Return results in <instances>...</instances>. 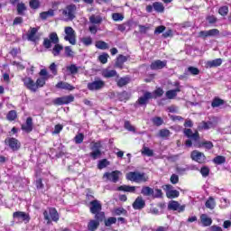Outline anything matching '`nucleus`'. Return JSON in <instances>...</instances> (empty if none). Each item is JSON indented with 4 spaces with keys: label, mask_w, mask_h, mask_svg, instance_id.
<instances>
[{
    "label": "nucleus",
    "mask_w": 231,
    "mask_h": 231,
    "mask_svg": "<svg viewBox=\"0 0 231 231\" xmlns=\"http://www.w3.org/2000/svg\"><path fill=\"white\" fill-rule=\"evenodd\" d=\"M170 181L172 183V185H176L177 183H180V177L173 173L170 178Z\"/></svg>",
    "instance_id": "62"
},
{
    "label": "nucleus",
    "mask_w": 231,
    "mask_h": 231,
    "mask_svg": "<svg viewBox=\"0 0 231 231\" xmlns=\"http://www.w3.org/2000/svg\"><path fill=\"white\" fill-rule=\"evenodd\" d=\"M190 158L193 162H197V163H200L201 165L207 163V156H205V153L199 152L198 150L191 152Z\"/></svg>",
    "instance_id": "16"
},
{
    "label": "nucleus",
    "mask_w": 231,
    "mask_h": 231,
    "mask_svg": "<svg viewBox=\"0 0 231 231\" xmlns=\"http://www.w3.org/2000/svg\"><path fill=\"white\" fill-rule=\"evenodd\" d=\"M197 147H199V149L204 147V149L210 151V149H214V143L210 141H202L198 143Z\"/></svg>",
    "instance_id": "30"
},
{
    "label": "nucleus",
    "mask_w": 231,
    "mask_h": 231,
    "mask_svg": "<svg viewBox=\"0 0 231 231\" xmlns=\"http://www.w3.org/2000/svg\"><path fill=\"white\" fill-rule=\"evenodd\" d=\"M206 208H209V210H214L216 208V199L214 197H209L206 203H205Z\"/></svg>",
    "instance_id": "34"
},
{
    "label": "nucleus",
    "mask_w": 231,
    "mask_h": 231,
    "mask_svg": "<svg viewBox=\"0 0 231 231\" xmlns=\"http://www.w3.org/2000/svg\"><path fill=\"white\" fill-rule=\"evenodd\" d=\"M74 142L75 143H82V142H84V134L80 133L78 134L75 137H74Z\"/></svg>",
    "instance_id": "60"
},
{
    "label": "nucleus",
    "mask_w": 231,
    "mask_h": 231,
    "mask_svg": "<svg viewBox=\"0 0 231 231\" xmlns=\"http://www.w3.org/2000/svg\"><path fill=\"white\" fill-rule=\"evenodd\" d=\"M129 82H131V78L125 76V77L120 78L116 81V85H117V88H124V86H127Z\"/></svg>",
    "instance_id": "32"
},
{
    "label": "nucleus",
    "mask_w": 231,
    "mask_h": 231,
    "mask_svg": "<svg viewBox=\"0 0 231 231\" xmlns=\"http://www.w3.org/2000/svg\"><path fill=\"white\" fill-rule=\"evenodd\" d=\"M117 190H121L123 192H136V187L135 186H129V185H122L117 188Z\"/></svg>",
    "instance_id": "33"
},
{
    "label": "nucleus",
    "mask_w": 231,
    "mask_h": 231,
    "mask_svg": "<svg viewBox=\"0 0 231 231\" xmlns=\"http://www.w3.org/2000/svg\"><path fill=\"white\" fill-rule=\"evenodd\" d=\"M112 19L113 21H115L116 23H118V21H124V16L122 14L120 13H114L112 14Z\"/></svg>",
    "instance_id": "58"
},
{
    "label": "nucleus",
    "mask_w": 231,
    "mask_h": 231,
    "mask_svg": "<svg viewBox=\"0 0 231 231\" xmlns=\"http://www.w3.org/2000/svg\"><path fill=\"white\" fill-rule=\"evenodd\" d=\"M223 64V60L221 58H217L216 60H208L206 62L207 68H219Z\"/></svg>",
    "instance_id": "27"
},
{
    "label": "nucleus",
    "mask_w": 231,
    "mask_h": 231,
    "mask_svg": "<svg viewBox=\"0 0 231 231\" xmlns=\"http://www.w3.org/2000/svg\"><path fill=\"white\" fill-rule=\"evenodd\" d=\"M37 32H39V29L37 27H30V30L27 33V39L31 42H37L39 41V36H37Z\"/></svg>",
    "instance_id": "23"
},
{
    "label": "nucleus",
    "mask_w": 231,
    "mask_h": 231,
    "mask_svg": "<svg viewBox=\"0 0 231 231\" xmlns=\"http://www.w3.org/2000/svg\"><path fill=\"white\" fill-rule=\"evenodd\" d=\"M223 104H225V100L219 97H215L211 103V106L213 107H219V106H223Z\"/></svg>",
    "instance_id": "48"
},
{
    "label": "nucleus",
    "mask_w": 231,
    "mask_h": 231,
    "mask_svg": "<svg viewBox=\"0 0 231 231\" xmlns=\"http://www.w3.org/2000/svg\"><path fill=\"white\" fill-rule=\"evenodd\" d=\"M102 21L103 19L100 15L92 14L89 17V22L91 23V24H102Z\"/></svg>",
    "instance_id": "38"
},
{
    "label": "nucleus",
    "mask_w": 231,
    "mask_h": 231,
    "mask_svg": "<svg viewBox=\"0 0 231 231\" xmlns=\"http://www.w3.org/2000/svg\"><path fill=\"white\" fill-rule=\"evenodd\" d=\"M47 80L48 79L40 77L36 79L35 82L33 79L30 77L22 78V82L23 83L24 88H26V89L29 91H32V93H37L41 88H44V86H46Z\"/></svg>",
    "instance_id": "2"
},
{
    "label": "nucleus",
    "mask_w": 231,
    "mask_h": 231,
    "mask_svg": "<svg viewBox=\"0 0 231 231\" xmlns=\"http://www.w3.org/2000/svg\"><path fill=\"white\" fill-rule=\"evenodd\" d=\"M72 102H75V96H73L72 94L68 96H62L60 97H56L52 100V104L54 106H68Z\"/></svg>",
    "instance_id": "9"
},
{
    "label": "nucleus",
    "mask_w": 231,
    "mask_h": 231,
    "mask_svg": "<svg viewBox=\"0 0 231 231\" xmlns=\"http://www.w3.org/2000/svg\"><path fill=\"white\" fill-rule=\"evenodd\" d=\"M59 35H57V32H51L49 34V38L43 39L42 46L46 50H50V48H51V44H54L51 53L53 57H59V55H60V51L64 50V46L59 44Z\"/></svg>",
    "instance_id": "1"
},
{
    "label": "nucleus",
    "mask_w": 231,
    "mask_h": 231,
    "mask_svg": "<svg viewBox=\"0 0 231 231\" xmlns=\"http://www.w3.org/2000/svg\"><path fill=\"white\" fill-rule=\"evenodd\" d=\"M188 71L190 73V75H199V69L196 68V67H189L188 68Z\"/></svg>",
    "instance_id": "63"
},
{
    "label": "nucleus",
    "mask_w": 231,
    "mask_h": 231,
    "mask_svg": "<svg viewBox=\"0 0 231 231\" xmlns=\"http://www.w3.org/2000/svg\"><path fill=\"white\" fill-rule=\"evenodd\" d=\"M29 6L32 10H39L41 8V1L39 0H30Z\"/></svg>",
    "instance_id": "44"
},
{
    "label": "nucleus",
    "mask_w": 231,
    "mask_h": 231,
    "mask_svg": "<svg viewBox=\"0 0 231 231\" xmlns=\"http://www.w3.org/2000/svg\"><path fill=\"white\" fill-rule=\"evenodd\" d=\"M39 76L42 77V79H50V73H48L46 69H42L39 72Z\"/></svg>",
    "instance_id": "57"
},
{
    "label": "nucleus",
    "mask_w": 231,
    "mask_h": 231,
    "mask_svg": "<svg viewBox=\"0 0 231 231\" xmlns=\"http://www.w3.org/2000/svg\"><path fill=\"white\" fill-rule=\"evenodd\" d=\"M118 98L120 102H127V100L131 98V95H129L127 91H123L118 94Z\"/></svg>",
    "instance_id": "42"
},
{
    "label": "nucleus",
    "mask_w": 231,
    "mask_h": 231,
    "mask_svg": "<svg viewBox=\"0 0 231 231\" xmlns=\"http://www.w3.org/2000/svg\"><path fill=\"white\" fill-rule=\"evenodd\" d=\"M104 79H113V77H119L118 72L115 69H105L102 71Z\"/></svg>",
    "instance_id": "28"
},
{
    "label": "nucleus",
    "mask_w": 231,
    "mask_h": 231,
    "mask_svg": "<svg viewBox=\"0 0 231 231\" xmlns=\"http://www.w3.org/2000/svg\"><path fill=\"white\" fill-rule=\"evenodd\" d=\"M200 223L203 226H210L212 225V218L208 217L207 214H202L200 215Z\"/></svg>",
    "instance_id": "29"
},
{
    "label": "nucleus",
    "mask_w": 231,
    "mask_h": 231,
    "mask_svg": "<svg viewBox=\"0 0 231 231\" xmlns=\"http://www.w3.org/2000/svg\"><path fill=\"white\" fill-rule=\"evenodd\" d=\"M202 125L199 126V129H204V130H208V129H212V127H214V123H212V121H202Z\"/></svg>",
    "instance_id": "47"
},
{
    "label": "nucleus",
    "mask_w": 231,
    "mask_h": 231,
    "mask_svg": "<svg viewBox=\"0 0 231 231\" xmlns=\"http://www.w3.org/2000/svg\"><path fill=\"white\" fill-rule=\"evenodd\" d=\"M141 194H143L144 197H151L152 198L154 194V189L149 186H143L141 189Z\"/></svg>",
    "instance_id": "31"
},
{
    "label": "nucleus",
    "mask_w": 231,
    "mask_h": 231,
    "mask_svg": "<svg viewBox=\"0 0 231 231\" xmlns=\"http://www.w3.org/2000/svg\"><path fill=\"white\" fill-rule=\"evenodd\" d=\"M64 50L66 57H73V51L71 50V47L66 46Z\"/></svg>",
    "instance_id": "64"
},
{
    "label": "nucleus",
    "mask_w": 231,
    "mask_h": 231,
    "mask_svg": "<svg viewBox=\"0 0 231 231\" xmlns=\"http://www.w3.org/2000/svg\"><path fill=\"white\" fill-rule=\"evenodd\" d=\"M200 174L203 178H207L210 174V168L208 166H203L200 168Z\"/></svg>",
    "instance_id": "55"
},
{
    "label": "nucleus",
    "mask_w": 231,
    "mask_h": 231,
    "mask_svg": "<svg viewBox=\"0 0 231 231\" xmlns=\"http://www.w3.org/2000/svg\"><path fill=\"white\" fill-rule=\"evenodd\" d=\"M129 59H131L130 55L124 56L123 54H119L116 59L115 68H118L119 69H124V64H125V62H127Z\"/></svg>",
    "instance_id": "18"
},
{
    "label": "nucleus",
    "mask_w": 231,
    "mask_h": 231,
    "mask_svg": "<svg viewBox=\"0 0 231 231\" xmlns=\"http://www.w3.org/2000/svg\"><path fill=\"white\" fill-rule=\"evenodd\" d=\"M228 6L226 5H223L218 9V14L219 15H222V17H226V15H228Z\"/></svg>",
    "instance_id": "51"
},
{
    "label": "nucleus",
    "mask_w": 231,
    "mask_h": 231,
    "mask_svg": "<svg viewBox=\"0 0 231 231\" xmlns=\"http://www.w3.org/2000/svg\"><path fill=\"white\" fill-rule=\"evenodd\" d=\"M168 210H174L177 212H184L185 211V205H180V202L176 200H171L168 204Z\"/></svg>",
    "instance_id": "20"
},
{
    "label": "nucleus",
    "mask_w": 231,
    "mask_h": 231,
    "mask_svg": "<svg viewBox=\"0 0 231 231\" xmlns=\"http://www.w3.org/2000/svg\"><path fill=\"white\" fill-rule=\"evenodd\" d=\"M5 144L13 151V152H17L21 151V141L15 137H7L4 141Z\"/></svg>",
    "instance_id": "8"
},
{
    "label": "nucleus",
    "mask_w": 231,
    "mask_h": 231,
    "mask_svg": "<svg viewBox=\"0 0 231 231\" xmlns=\"http://www.w3.org/2000/svg\"><path fill=\"white\" fill-rule=\"evenodd\" d=\"M28 10L24 3H18L16 5V11L18 15H24V13Z\"/></svg>",
    "instance_id": "35"
},
{
    "label": "nucleus",
    "mask_w": 231,
    "mask_h": 231,
    "mask_svg": "<svg viewBox=\"0 0 231 231\" xmlns=\"http://www.w3.org/2000/svg\"><path fill=\"white\" fill-rule=\"evenodd\" d=\"M98 60L101 64H107V59H109V54L104 52L98 56Z\"/></svg>",
    "instance_id": "50"
},
{
    "label": "nucleus",
    "mask_w": 231,
    "mask_h": 231,
    "mask_svg": "<svg viewBox=\"0 0 231 231\" xmlns=\"http://www.w3.org/2000/svg\"><path fill=\"white\" fill-rule=\"evenodd\" d=\"M153 199H160L162 198H163V191H162L161 189H155V193L153 191V195L152 197Z\"/></svg>",
    "instance_id": "56"
},
{
    "label": "nucleus",
    "mask_w": 231,
    "mask_h": 231,
    "mask_svg": "<svg viewBox=\"0 0 231 231\" xmlns=\"http://www.w3.org/2000/svg\"><path fill=\"white\" fill-rule=\"evenodd\" d=\"M126 180L134 183H146V181H149V176L145 172L129 171L126 174Z\"/></svg>",
    "instance_id": "3"
},
{
    "label": "nucleus",
    "mask_w": 231,
    "mask_h": 231,
    "mask_svg": "<svg viewBox=\"0 0 231 231\" xmlns=\"http://www.w3.org/2000/svg\"><path fill=\"white\" fill-rule=\"evenodd\" d=\"M60 12L65 21H74L77 18V5L75 4L66 5L65 8L60 9Z\"/></svg>",
    "instance_id": "4"
},
{
    "label": "nucleus",
    "mask_w": 231,
    "mask_h": 231,
    "mask_svg": "<svg viewBox=\"0 0 231 231\" xmlns=\"http://www.w3.org/2000/svg\"><path fill=\"white\" fill-rule=\"evenodd\" d=\"M13 217L14 219H22L26 221V223H30V215L26 214L24 211H15L13 213Z\"/></svg>",
    "instance_id": "25"
},
{
    "label": "nucleus",
    "mask_w": 231,
    "mask_h": 231,
    "mask_svg": "<svg viewBox=\"0 0 231 231\" xmlns=\"http://www.w3.org/2000/svg\"><path fill=\"white\" fill-rule=\"evenodd\" d=\"M141 152L143 156H154V152L145 145H143Z\"/></svg>",
    "instance_id": "46"
},
{
    "label": "nucleus",
    "mask_w": 231,
    "mask_h": 231,
    "mask_svg": "<svg viewBox=\"0 0 231 231\" xmlns=\"http://www.w3.org/2000/svg\"><path fill=\"white\" fill-rule=\"evenodd\" d=\"M55 88L57 89H66L67 91H73V89H75V88L73 87V85L68 83V82H64V81H59Z\"/></svg>",
    "instance_id": "26"
},
{
    "label": "nucleus",
    "mask_w": 231,
    "mask_h": 231,
    "mask_svg": "<svg viewBox=\"0 0 231 231\" xmlns=\"http://www.w3.org/2000/svg\"><path fill=\"white\" fill-rule=\"evenodd\" d=\"M114 212L116 216H127V210L124 208H116Z\"/></svg>",
    "instance_id": "54"
},
{
    "label": "nucleus",
    "mask_w": 231,
    "mask_h": 231,
    "mask_svg": "<svg viewBox=\"0 0 231 231\" xmlns=\"http://www.w3.org/2000/svg\"><path fill=\"white\" fill-rule=\"evenodd\" d=\"M79 69H80V67H77L75 64H71L67 67V70L69 71L70 75H77V73H79Z\"/></svg>",
    "instance_id": "45"
},
{
    "label": "nucleus",
    "mask_w": 231,
    "mask_h": 231,
    "mask_svg": "<svg viewBox=\"0 0 231 231\" xmlns=\"http://www.w3.org/2000/svg\"><path fill=\"white\" fill-rule=\"evenodd\" d=\"M106 219V217L102 213H99L94 217V219H90L88 223V231H97L98 230V226H100V223Z\"/></svg>",
    "instance_id": "7"
},
{
    "label": "nucleus",
    "mask_w": 231,
    "mask_h": 231,
    "mask_svg": "<svg viewBox=\"0 0 231 231\" xmlns=\"http://www.w3.org/2000/svg\"><path fill=\"white\" fill-rule=\"evenodd\" d=\"M96 48L97 50H109V44L104 41H97L96 42Z\"/></svg>",
    "instance_id": "41"
},
{
    "label": "nucleus",
    "mask_w": 231,
    "mask_h": 231,
    "mask_svg": "<svg viewBox=\"0 0 231 231\" xmlns=\"http://www.w3.org/2000/svg\"><path fill=\"white\" fill-rule=\"evenodd\" d=\"M151 122L152 123L153 125L156 127H160V125H163V118L160 116H154L151 119Z\"/></svg>",
    "instance_id": "43"
},
{
    "label": "nucleus",
    "mask_w": 231,
    "mask_h": 231,
    "mask_svg": "<svg viewBox=\"0 0 231 231\" xmlns=\"http://www.w3.org/2000/svg\"><path fill=\"white\" fill-rule=\"evenodd\" d=\"M82 42L84 46H91L93 44V39L90 36L82 38Z\"/></svg>",
    "instance_id": "61"
},
{
    "label": "nucleus",
    "mask_w": 231,
    "mask_h": 231,
    "mask_svg": "<svg viewBox=\"0 0 231 231\" xmlns=\"http://www.w3.org/2000/svg\"><path fill=\"white\" fill-rule=\"evenodd\" d=\"M167 30V27L164 25H159L154 30V35H160V33H163Z\"/></svg>",
    "instance_id": "59"
},
{
    "label": "nucleus",
    "mask_w": 231,
    "mask_h": 231,
    "mask_svg": "<svg viewBox=\"0 0 231 231\" xmlns=\"http://www.w3.org/2000/svg\"><path fill=\"white\" fill-rule=\"evenodd\" d=\"M183 134L186 136V138H189L185 141L186 147H192V140L193 142H199V132L196 130L194 133L192 132V129L190 128H184L183 129Z\"/></svg>",
    "instance_id": "5"
},
{
    "label": "nucleus",
    "mask_w": 231,
    "mask_h": 231,
    "mask_svg": "<svg viewBox=\"0 0 231 231\" xmlns=\"http://www.w3.org/2000/svg\"><path fill=\"white\" fill-rule=\"evenodd\" d=\"M89 210L90 214H94L95 216H97V214H102L103 217H106V213L102 211V204L97 199L90 201Z\"/></svg>",
    "instance_id": "13"
},
{
    "label": "nucleus",
    "mask_w": 231,
    "mask_h": 231,
    "mask_svg": "<svg viewBox=\"0 0 231 231\" xmlns=\"http://www.w3.org/2000/svg\"><path fill=\"white\" fill-rule=\"evenodd\" d=\"M6 120H8L9 122H14V120H17V111H9L6 115Z\"/></svg>",
    "instance_id": "40"
},
{
    "label": "nucleus",
    "mask_w": 231,
    "mask_h": 231,
    "mask_svg": "<svg viewBox=\"0 0 231 231\" xmlns=\"http://www.w3.org/2000/svg\"><path fill=\"white\" fill-rule=\"evenodd\" d=\"M90 149L92 152L89 153V156L90 158H92V160H98V158L102 157V151L100 150L102 149V143H92V146Z\"/></svg>",
    "instance_id": "10"
},
{
    "label": "nucleus",
    "mask_w": 231,
    "mask_h": 231,
    "mask_svg": "<svg viewBox=\"0 0 231 231\" xmlns=\"http://www.w3.org/2000/svg\"><path fill=\"white\" fill-rule=\"evenodd\" d=\"M163 190L166 192V198L169 199H174L180 198V191L177 189H172L174 187L171 184H165L162 186Z\"/></svg>",
    "instance_id": "15"
},
{
    "label": "nucleus",
    "mask_w": 231,
    "mask_h": 231,
    "mask_svg": "<svg viewBox=\"0 0 231 231\" xmlns=\"http://www.w3.org/2000/svg\"><path fill=\"white\" fill-rule=\"evenodd\" d=\"M134 210H143L145 208V200L143 197H137L134 203L132 204Z\"/></svg>",
    "instance_id": "24"
},
{
    "label": "nucleus",
    "mask_w": 231,
    "mask_h": 231,
    "mask_svg": "<svg viewBox=\"0 0 231 231\" xmlns=\"http://www.w3.org/2000/svg\"><path fill=\"white\" fill-rule=\"evenodd\" d=\"M22 131L24 133L30 134L32 131H33V118L32 117H27L25 124H23L21 125Z\"/></svg>",
    "instance_id": "21"
},
{
    "label": "nucleus",
    "mask_w": 231,
    "mask_h": 231,
    "mask_svg": "<svg viewBox=\"0 0 231 231\" xmlns=\"http://www.w3.org/2000/svg\"><path fill=\"white\" fill-rule=\"evenodd\" d=\"M152 7H153V10H155V12H158L159 14H163V12L165 11V7L163 6V4L160 2L153 3Z\"/></svg>",
    "instance_id": "39"
},
{
    "label": "nucleus",
    "mask_w": 231,
    "mask_h": 231,
    "mask_svg": "<svg viewBox=\"0 0 231 231\" xmlns=\"http://www.w3.org/2000/svg\"><path fill=\"white\" fill-rule=\"evenodd\" d=\"M65 33L66 36L64 37V41H67L69 44L75 46V44H77V33L75 32V30L70 26H67L65 27Z\"/></svg>",
    "instance_id": "11"
},
{
    "label": "nucleus",
    "mask_w": 231,
    "mask_h": 231,
    "mask_svg": "<svg viewBox=\"0 0 231 231\" xmlns=\"http://www.w3.org/2000/svg\"><path fill=\"white\" fill-rule=\"evenodd\" d=\"M106 87V82L99 78H97L95 81L89 82L87 85V88L89 91H99Z\"/></svg>",
    "instance_id": "14"
},
{
    "label": "nucleus",
    "mask_w": 231,
    "mask_h": 231,
    "mask_svg": "<svg viewBox=\"0 0 231 231\" xmlns=\"http://www.w3.org/2000/svg\"><path fill=\"white\" fill-rule=\"evenodd\" d=\"M167 67V60H156L152 61L150 65L151 69L156 71L158 69H163Z\"/></svg>",
    "instance_id": "22"
},
{
    "label": "nucleus",
    "mask_w": 231,
    "mask_h": 231,
    "mask_svg": "<svg viewBox=\"0 0 231 231\" xmlns=\"http://www.w3.org/2000/svg\"><path fill=\"white\" fill-rule=\"evenodd\" d=\"M109 165H111V162L107 159H102L97 162V169L102 171V169H106V167H109Z\"/></svg>",
    "instance_id": "36"
},
{
    "label": "nucleus",
    "mask_w": 231,
    "mask_h": 231,
    "mask_svg": "<svg viewBox=\"0 0 231 231\" xmlns=\"http://www.w3.org/2000/svg\"><path fill=\"white\" fill-rule=\"evenodd\" d=\"M124 127L126 131H130V133H136V128L131 125L130 121H125Z\"/></svg>",
    "instance_id": "49"
},
{
    "label": "nucleus",
    "mask_w": 231,
    "mask_h": 231,
    "mask_svg": "<svg viewBox=\"0 0 231 231\" xmlns=\"http://www.w3.org/2000/svg\"><path fill=\"white\" fill-rule=\"evenodd\" d=\"M105 221V226H111V225L116 224V217H110L107 219H104Z\"/></svg>",
    "instance_id": "53"
},
{
    "label": "nucleus",
    "mask_w": 231,
    "mask_h": 231,
    "mask_svg": "<svg viewBox=\"0 0 231 231\" xmlns=\"http://www.w3.org/2000/svg\"><path fill=\"white\" fill-rule=\"evenodd\" d=\"M173 86L176 88L175 89H171L166 91L165 95L168 100H173L178 97V93L181 92V85H180V81H175Z\"/></svg>",
    "instance_id": "17"
},
{
    "label": "nucleus",
    "mask_w": 231,
    "mask_h": 231,
    "mask_svg": "<svg viewBox=\"0 0 231 231\" xmlns=\"http://www.w3.org/2000/svg\"><path fill=\"white\" fill-rule=\"evenodd\" d=\"M151 99H152V93L145 91L143 95L137 99L136 104L139 106H147Z\"/></svg>",
    "instance_id": "19"
},
{
    "label": "nucleus",
    "mask_w": 231,
    "mask_h": 231,
    "mask_svg": "<svg viewBox=\"0 0 231 231\" xmlns=\"http://www.w3.org/2000/svg\"><path fill=\"white\" fill-rule=\"evenodd\" d=\"M159 136L161 138H169L171 136V131L169 129H161L159 131Z\"/></svg>",
    "instance_id": "52"
},
{
    "label": "nucleus",
    "mask_w": 231,
    "mask_h": 231,
    "mask_svg": "<svg viewBox=\"0 0 231 231\" xmlns=\"http://www.w3.org/2000/svg\"><path fill=\"white\" fill-rule=\"evenodd\" d=\"M213 163H215V165H223V163H226V157L217 155L213 159Z\"/></svg>",
    "instance_id": "37"
},
{
    "label": "nucleus",
    "mask_w": 231,
    "mask_h": 231,
    "mask_svg": "<svg viewBox=\"0 0 231 231\" xmlns=\"http://www.w3.org/2000/svg\"><path fill=\"white\" fill-rule=\"evenodd\" d=\"M48 210L43 211V217L44 220L47 221V224L50 225L51 221H53L54 223H59L60 216L59 215V211H57V208H49Z\"/></svg>",
    "instance_id": "6"
},
{
    "label": "nucleus",
    "mask_w": 231,
    "mask_h": 231,
    "mask_svg": "<svg viewBox=\"0 0 231 231\" xmlns=\"http://www.w3.org/2000/svg\"><path fill=\"white\" fill-rule=\"evenodd\" d=\"M120 176H122V171L116 170L112 172H105L103 174V179L106 181H111L112 183H118L120 181Z\"/></svg>",
    "instance_id": "12"
}]
</instances>
